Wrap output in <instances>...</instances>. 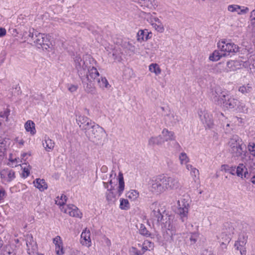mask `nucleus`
<instances>
[{
  "label": "nucleus",
  "mask_w": 255,
  "mask_h": 255,
  "mask_svg": "<svg viewBox=\"0 0 255 255\" xmlns=\"http://www.w3.org/2000/svg\"><path fill=\"white\" fill-rule=\"evenodd\" d=\"M76 122L90 141L96 144L102 143L103 138L106 134L103 128L84 116H78L76 118Z\"/></svg>",
  "instance_id": "f257e3e1"
},
{
  "label": "nucleus",
  "mask_w": 255,
  "mask_h": 255,
  "mask_svg": "<svg viewBox=\"0 0 255 255\" xmlns=\"http://www.w3.org/2000/svg\"><path fill=\"white\" fill-rule=\"evenodd\" d=\"M229 146V150L232 156L234 158H242L245 154L244 147L246 146L244 144L243 140L237 135H233L228 142Z\"/></svg>",
  "instance_id": "f03ea898"
},
{
  "label": "nucleus",
  "mask_w": 255,
  "mask_h": 255,
  "mask_svg": "<svg viewBox=\"0 0 255 255\" xmlns=\"http://www.w3.org/2000/svg\"><path fill=\"white\" fill-rule=\"evenodd\" d=\"M177 214L183 223H186L188 218L190 201L188 197L184 196L178 201Z\"/></svg>",
  "instance_id": "7ed1b4c3"
},
{
  "label": "nucleus",
  "mask_w": 255,
  "mask_h": 255,
  "mask_svg": "<svg viewBox=\"0 0 255 255\" xmlns=\"http://www.w3.org/2000/svg\"><path fill=\"white\" fill-rule=\"evenodd\" d=\"M218 47L224 53V57L232 56L239 51V46L230 40L222 39L217 44Z\"/></svg>",
  "instance_id": "20e7f679"
},
{
  "label": "nucleus",
  "mask_w": 255,
  "mask_h": 255,
  "mask_svg": "<svg viewBox=\"0 0 255 255\" xmlns=\"http://www.w3.org/2000/svg\"><path fill=\"white\" fill-rule=\"evenodd\" d=\"M151 190L156 194H160L167 190L166 175H160L152 179Z\"/></svg>",
  "instance_id": "39448f33"
},
{
  "label": "nucleus",
  "mask_w": 255,
  "mask_h": 255,
  "mask_svg": "<svg viewBox=\"0 0 255 255\" xmlns=\"http://www.w3.org/2000/svg\"><path fill=\"white\" fill-rule=\"evenodd\" d=\"M29 36L31 37L33 42L38 46L47 49L49 47V40L47 36L44 34L35 32L34 34L29 33Z\"/></svg>",
  "instance_id": "423d86ee"
},
{
  "label": "nucleus",
  "mask_w": 255,
  "mask_h": 255,
  "mask_svg": "<svg viewBox=\"0 0 255 255\" xmlns=\"http://www.w3.org/2000/svg\"><path fill=\"white\" fill-rule=\"evenodd\" d=\"M150 208L152 210L151 216L153 220L156 221L157 223L161 222L163 220L165 209L156 202L153 203Z\"/></svg>",
  "instance_id": "0eeeda50"
},
{
  "label": "nucleus",
  "mask_w": 255,
  "mask_h": 255,
  "mask_svg": "<svg viewBox=\"0 0 255 255\" xmlns=\"http://www.w3.org/2000/svg\"><path fill=\"white\" fill-rule=\"evenodd\" d=\"M74 65L77 70V72L79 77L84 76L86 73V70L88 68V64L84 60L82 59L80 54H76L73 55Z\"/></svg>",
  "instance_id": "6e6552de"
},
{
  "label": "nucleus",
  "mask_w": 255,
  "mask_h": 255,
  "mask_svg": "<svg viewBox=\"0 0 255 255\" xmlns=\"http://www.w3.org/2000/svg\"><path fill=\"white\" fill-rule=\"evenodd\" d=\"M87 69H88V72L86 71V73L84 74V76L79 77L83 85H85V83L86 82H92L93 80H97L100 76L97 69L94 66L92 67H88Z\"/></svg>",
  "instance_id": "1a4fd4ad"
},
{
  "label": "nucleus",
  "mask_w": 255,
  "mask_h": 255,
  "mask_svg": "<svg viewBox=\"0 0 255 255\" xmlns=\"http://www.w3.org/2000/svg\"><path fill=\"white\" fill-rule=\"evenodd\" d=\"M227 94L226 92L223 91L220 88H216L212 92L211 98L217 105L222 106Z\"/></svg>",
  "instance_id": "9d476101"
},
{
  "label": "nucleus",
  "mask_w": 255,
  "mask_h": 255,
  "mask_svg": "<svg viewBox=\"0 0 255 255\" xmlns=\"http://www.w3.org/2000/svg\"><path fill=\"white\" fill-rule=\"evenodd\" d=\"M247 239L248 236L246 234L243 233L239 235L238 240L235 244V247L240 251L241 255H246V250L245 246L247 242Z\"/></svg>",
  "instance_id": "9b49d317"
},
{
  "label": "nucleus",
  "mask_w": 255,
  "mask_h": 255,
  "mask_svg": "<svg viewBox=\"0 0 255 255\" xmlns=\"http://www.w3.org/2000/svg\"><path fill=\"white\" fill-rule=\"evenodd\" d=\"M198 115L203 123L209 128H212L213 125V120L212 116L207 111L200 110L198 111Z\"/></svg>",
  "instance_id": "f8f14e48"
},
{
  "label": "nucleus",
  "mask_w": 255,
  "mask_h": 255,
  "mask_svg": "<svg viewBox=\"0 0 255 255\" xmlns=\"http://www.w3.org/2000/svg\"><path fill=\"white\" fill-rule=\"evenodd\" d=\"M167 190H176L181 187L179 180L174 175H166Z\"/></svg>",
  "instance_id": "ddd939ff"
},
{
  "label": "nucleus",
  "mask_w": 255,
  "mask_h": 255,
  "mask_svg": "<svg viewBox=\"0 0 255 255\" xmlns=\"http://www.w3.org/2000/svg\"><path fill=\"white\" fill-rule=\"evenodd\" d=\"M224 103H223V107L228 109H233L236 108L237 105L240 104V101L237 98H235L233 96H231L227 94L226 98L224 99Z\"/></svg>",
  "instance_id": "4468645a"
},
{
  "label": "nucleus",
  "mask_w": 255,
  "mask_h": 255,
  "mask_svg": "<svg viewBox=\"0 0 255 255\" xmlns=\"http://www.w3.org/2000/svg\"><path fill=\"white\" fill-rule=\"evenodd\" d=\"M62 210L70 216L81 218L82 213L78 208L73 204L66 205L65 208L63 207Z\"/></svg>",
  "instance_id": "2eb2a0df"
},
{
  "label": "nucleus",
  "mask_w": 255,
  "mask_h": 255,
  "mask_svg": "<svg viewBox=\"0 0 255 255\" xmlns=\"http://www.w3.org/2000/svg\"><path fill=\"white\" fill-rule=\"evenodd\" d=\"M25 241L27 247V253L31 255L34 253L37 249L36 242L34 241L33 236L31 234H27L25 236Z\"/></svg>",
  "instance_id": "dca6fc26"
},
{
  "label": "nucleus",
  "mask_w": 255,
  "mask_h": 255,
  "mask_svg": "<svg viewBox=\"0 0 255 255\" xmlns=\"http://www.w3.org/2000/svg\"><path fill=\"white\" fill-rule=\"evenodd\" d=\"M225 229H223L224 231L222 233L220 237L222 239L223 241H224L222 242L223 244L226 245V243H229L231 239V236L232 234H234V229L232 226H230L229 224H227V225H225Z\"/></svg>",
  "instance_id": "f3484780"
},
{
  "label": "nucleus",
  "mask_w": 255,
  "mask_h": 255,
  "mask_svg": "<svg viewBox=\"0 0 255 255\" xmlns=\"http://www.w3.org/2000/svg\"><path fill=\"white\" fill-rule=\"evenodd\" d=\"M0 175L3 181L6 182H10L15 178V172L8 168L1 170Z\"/></svg>",
  "instance_id": "a211bd4d"
},
{
  "label": "nucleus",
  "mask_w": 255,
  "mask_h": 255,
  "mask_svg": "<svg viewBox=\"0 0 255 255\" xmlns=\"http://www.w3.org/2000/svg\"><path fill=\"white\" fill-rule=\"evenodd\" d=\"M81 243L84 246L90 247L91 245L90 232L86 228L81 235Z\"/></svg>",
  "instance_id": "6ab92c4d"
},
{
  "label": "nucleus",
  "mask_w": 255,
  "mask_h": 255,
  "mask_svg": "<svg viewBox=\"0 0 255 255\" xmlns=\"http://www.w3.org/2000/svg\"><path fill=\"white\" fill-rule=\"evenodd\" d=\"M137 40L141 43L145 41L151 37V33L149 32L148 30H139L137 33Z\"/></svg>",
  "instance_id": "aec40b11"
},
{
  "label": "nucleus",
  "mask_w": 255,
  "mask_h": 255,
  "mask_svg": "<svg viewBox=\"0 0 255 255\" xmlns=\"http://www.w3.org/2000/svg\"><path fill=\"white\" fill-rule=\"evenodd\" d=\"M42 145L46 151H51L54 148L55 143L48 137L45 136L42 141Z\"/></svg>",
  "instance_id": "412c9836"
},
{
  "label": "nucleus",
  "mask_w": 255,
  "mask_h": 255,
  "mask_svg": "<svg viewBox=\"0 0 255 255\" xmlns=\"http://www.w3.org/2000/svg\"><path fill=\"white\" fill-rule=\"evenodd\" d=\"M164 143L161 135L157 136H152L148 140V145L150 146L161 145Z\"/></svg>",
  "instance_id": "4be33fe9"
},
{
  "label": "nucleus",
  "mask_w": 255,
  "mask_h": 255,
  "mask_svg": "<svg viewBox=\"0 0 255 255\" xmlns=\"http://www.w3.org/2000/svg\"><path fill=\"white\" fill-rule=\"evenodd\" d=\"M236 173L237 176L243 178H247L248 175V172L245 166L243 164H240L236 168Z\"/></svg>",
  "instance_id": "5701e85b"
},
{
  "label": "nucleus",
  "mask_w": 255,
  "mask_h": 255,
  "mask_svg": "<svg viewBox=\"0 0 255 255\" xmlns=\"http://www.w3.org/2000/svg\"><path fill=\"white\" fill-rule=\"evenodd\" d=\"M161 136L164 140V142L168 140H174L175 138L174 132L166 128L163 129Z\"/></svg>",
  "instance_id": "b1692460"
},
{
  "label": "nucleus",
  "mask_w": 255,
  "mask_h": 255,
  "mask_svg": "<svg viewBox=\"0 0 255 255\" xmlns=\"http://www.w3.org/2000/svg\"><path fill=\"white\" fill-rule=\"evenodd\" d=\"M165 120L170 126H173L179 121L178 117L171 113L166 115Z\"/></svg>",
  "instance_id": "393cba45"
},
{
  "label": "nucleus",
  "mask_w": 255,
  "mask_h": 255,
  "mask_svg": "<svg viewBox=\"0 0 255 255\" xmlns=\"http://www.w3.org/2000/svg\"><path fill=\"white\" fill-rule=\"evenodd\" d=\"M33 183L35 187L41 191L45 190L48 187L47 184L44 179L37 178L33 182Z\"/></svg>",
  "instance_id": "a878e982"
},
{
  "label": "nucleus",
  "mask_w": 255,
  "mask_h": 255,
  "mask_svg": "<svg viewBox=\"0 0 255 255\" xmlns=\"http://www.w3.org/2000/svg\"><path fill=\"white\" fill-rule=\"evenodd\" d=\"M9 144V138L0 137V151L2 154H4L5 155V152Z\"/></svg>",
  "instance_id": "bb28decb"
},
{
  "label": "nucleus",
  "mask_w": 255,
  "mask_h": 255,
  "mask_svg": "<svg viewBox=\"0 0 255 255\" xmlns=\"http://www.w3.org/2000/svg\"><path fill=\"white\" fill-rule=\"evenodd\" d=\"M24 127L26 130L27 132H30L32 135L35 133L36 129L35 128V124L32 121H27L24 125Z\"/></svg>",
  "instance_id": "cd10ccee"
},
{
  "label": "nucleus",
  "mask_w": 255,
  "mask_h": 255,
  "mask_svg": "<svg viewBox=\"0 0 255 255\" xmlns=\"http://www.w3.org/2000/svg\"><path fill=\"white\" fill-rule=\"evenodd\" d=\"M83 86L84 89L87 93H90L93 95L96 94V89L92 82H86Z\"/></svg>",
  "instance_id": "c85d7f7f"
},
{
  "label": "nucleus",
  "mask_w": 255,
  "mask_h": 255,
  "mask_svg": "<svg viewBox=\"0 0 255 255\" xmlns=\"http://www.w3.org/2000/svg\"><path fill=\"white\" fill-rule=\"evenodd\" d=\"M114 187L111 185L106 192V198L109 202H114L116 198V194L113 191Z\"/></svg>",
  "instance_id": "c756f323"
},
{
  "label": "nucleus",
  "mask_w": 255,
  "mask_h": 255,
  "mask_svg": "<svg viewBox=\"0 0 255 255\" xmlns=\"http://www.w3.org/2000/svg\"><path fill=\"white\" fill-rule=\"evenodd\" d=\"M224 53L221 51L218 50H215L209 56V59L211 61H217L220 59L222 57H224Z\"/></svg>",
  "instance_id": "7c9ffc66"
},
{
  "label": "nucleus",
  "mask_w": 255,
  "mask_h": 255,
  "mask_svg": "<svg viewBox=\"0 0 255 255\" xmlns=\"http://www.w3.org/2000/svg\"><path fill=\"white\" fill-rule=\"evenodd\" d=\"M139 4L141 6L150 8L156 5L155 0H141Z\"/></svg>",
  "instance_id": "2f4dec72"
},
{
  "label": "nucleus",
  "mask_w": 255,
  "mask_h": 255,
  "mask_svg": "<svg viewBox=\"0 0 255 255\" xmlns=\"http://www.w3.org/2000/svg\"><path fill=\"white\" fill-rule=\"evenodd\" d=\"M154 21H155V22L154 24H152L153 27L158 32L160 33L163 32L164 30V28L161 20L158 18L154 19Z\"/></svg>",
  "instance_id": "473e14b6"
},
{
  "label": "nucleus",
  "mask_w": 255,
  "mask_h": 255,
  "mask_svg": "<svg viewBox=\"0 0 255 255\" xmlns=\"http://www.w3.org/2000/svg\"><path fill=\"white\" fill-rule=\"evenodd\" d=\"M125 188V183L124 180V177L122 173H120L119 175V187L118 192L119 195L120 196L123 193Z\"/></svg>",
  "instance_id": "72a5a7b5"
},
{
  "label": "nucleus",
  "mask_w": 255,
  "mask_h": 255,
  "mask_svg": "<svg viewBox=\"0 0 255 255\" xmlns=\"http://www.w3.org/2000/svg\"><path fill=\"white\" fill-rule=\"evenodd\" d=\"M97 81L99 86L102 88H108L110 87L107 79L105 77H101L100 78H98Z\"/></svg>",
  "instance_id": "f704fd0d"
},
{
  "label": "nucleus",
  "mask_w": 255,
  "mask_h": 255,
  "mask_svg": "<svg viewBox=\"0 0 255 255\" xmlns=\"http://www.w3.org/2000/svg\"><path fill=\"white\" fill-rule=\"evenodd\" d=\"M149 70L151 72L154 73L156 75L161 73V70L157 64L152 63L149 66Z\"/></svg>",
  "instance_id": "c9c22d12"
},
{
  "label": "nucleus",
  "mask_w": 255,
  "mask_h": 255,
  "mask_svg": "<svg viewBox=\"0 0 255 255\" xmlns=\"http://www.w3.org/2000/svg\"><path fill=\"white\" fill-rule=\"evenodd\" d=\"M138 196V192L135 190H131L127 193V197L132 200L136 199Z\"/></svg>",
  "instance_id": "e433bc0d"
},
{
  "label": "nucleus",
  "mask_w": 255,
  "mask_h": 255,
  "mask_svg": "<svg viewBox=\"0 0 255 255\" xmlns=\"http://www.w3.org/2000/svg\"><path fill=\"white\" fill-rule=\"evenodd\" d=\"M238 63L239 62L237 61L231 60L227 62V66L230 71H235L237 68H239L237 67Z\"/></svg>",
  "instance_id": "4c0bfd02"
},
{
  "label": "nucleus",
  "mask_w": 255,
  "mask_h": 255,
  "mask_svg": "<svg viewBox=\"0 0 255 255\" xmlns=\"http://www.w3.org/2000/svg\"><path fill=\"white\" fill-rule=\"evenodd\" d=\"M179 158L181 164H186L189 162V158L185 152H181L179 155Z\"/></svg>",
  "instance_id": "58836bf2"
},
{
  "label": "nucleus",
  "mask_w": 255,
  "mask_h": 255,
  "mask_svg": "<svg viewBox=\"0 0 255 255\" xmlns=\"http://www.w3.org/2000/svg\"><path fill=\"white\" fill-rule=\"evenodd\" d=\"M120 208L123 210H128L129 209V204L127 199H122L120 200Z\"/></svg>",
  "instance_id": "ea45409f"
},
{
  "label": "nucleus",
  "mask_w": 255,
  "mask_h": 255,
  "mask_svg": "<svg viewBox=\"0 0 255 255\" xmlns=\"http://www.w3.org/2000/svg\"><path fill=\"white\" fill-rule=\"evenodd\" d=\"M139 232L141 235H142L143 236H145L146 237H149L150 235V233L146 229L145 226L142 224H140Z\"/></svg>",
  "instance_id": "a19ab883"
},
{
  "label": "nucleus",
  "mask_w": 255,
  "mask_h": 255,
  "mask_svg": "<svg viewBox=\"0 0 255 255\" xmlns=\"http://www.w3.org/2000/svg\"><path fill=\"white\" fill-rule=\"evenodd\" d=\"M241 6L238 4H231L228 5V10L232 12H237L239 14Z\"/></svg>",
  "instance_id": "79ce46f5"
},
{
  "label": "nucleus",
  "mask_w": 255,
  "mask_h": 255,
  "mask_svg": "<svg viewBox=\"0 0 255 255\" xmlns=\"http://www.w3.org/2000/svg\"><path fill=\"white\" fill-rule=\"evenodd\" d=\"M236 109L240 112L246 113L248 112V108L244 103L240 102V104L237 105Z\"/></svg>",
  "instance_id": "37998d69"
},
{
  "label": "nucleus",
  "mask_w": 255,
  "mask_h": 255,
  "mask_svg": "<svg viewBox=\"0 0 255 255\" xmlns=\"http://www.w3.org/2000/svg\"><path fill=\"white\" fill-rule=\"evenodd\" d=\"M252 89V87L251 86H249V85H248L247 86H241L239 88V91L242 93L246 94L250 93Z\"/></svg>",
  "instance_id": "c03bdc74"
},
{
  "label": "nucleus",
  "mask_w": 255,
  "mask_h": 255,
  "mask_svg": "<svg viewBox=\"0 0 255 255\" xmlns=\"http://www.w3.org/2000/svg\"><path fill=\"white\" fill-rule=\"evenodd\" d=\"M67 198L66 195L64 194H62L61 195L60 198L58 199V200L56 201V203L57 205H59L60 206H63L65 205L66 201H67Z\"/></svg>",
  "instance_id": "a18cd8bd"
},
{
  "label": "nucleus",
  "mask_w": 255,
  "mask_h": 255,
  "mask_svg": "<svg viewBox=\"0 0 255 255\" xmlns=\"http://www.w3.org/2000/svg\"><path fill=\"white\" fill-rule=\"evenodd\" d=\"M248 149L252 155L255 156V143L250 142L248 145Z\"/></svg>",
  "instance_id": "49530a36"
},
{
  "label": "nucleus",
  "mask_w": 255,
  "mask_h": 255,
  "mask_svg": "<svg viewBox=\"0 0 255 255\" xmlns=\"http://www.w3.org/2000/svg\"><path fill=\"white\" fill-rule=\"evenodd\" d=\"M55 251L58 255H62L64 254L62 245H60L55 246Z\"/></svg>",
  "instance_id": "de8ad7c7"
},
{
  "label": "nucleus",
  "mask_w": 255,
  "mask_h": 255,
  "mask_svg": "<svg viewBox=\"0 0 255 255\" xmlns=\"http://www.w3.org/2000/svg\"><path fill=\"white\" fill-rule=\"evenodd\" d=\"M250 9L248 7L241 6V9L239 10V14H245L249 12Z\"/></svg>",
  "instance_id": "09e8293b"
},
{
  "label": "nucleus",
  "mask_w": 255,
  "mask_h": 255,
  "mask_svg": "<svg viewBox=\"0 0 255 255\" xmlns=\"http://www.w3.org/2000/svg\"><path fill=\"white\" fill-rule=\"evenodd\" d=\"M53 243L55 246L60 245L62 244V242L61 241V239L60 236H57L55 238L53 239Z\"/></svg>",
  "instance_id": "8fccbe9b"
},
{
  "label": "nucleus",
  "mask_w": 255,
  "mask_h": 255,
  "mask_svg": "<svg viewBox=\"0 0 255 255\" xmlns=\"http://www.w3.org/2000/svg\"><path fill=\"white\" fill-rule=\"evenodd\" d=\"M190 174L191 175L194 177H197V176H198L199 173L198 169H197L196 168H193L191 171H190Z\"/></svg>",
  "instance_id": "3c124183"
},
{
  "label": "nucleus",
  "mask_w": 255,
  "mask_h": 255,
  "mask_svg": "<svg viewBox=\"0 0 255 255\" xmlns=\"http://www.w3.org/2000/svg\"><path fill=\"white\" fill-rule=\"evenodd\" d=\"M68 89L71 92H75L78 89V86L75 85L70 84L68 85Z\"/></svg>",
  "instance_id": "603ef678"
},
{
  "label": "nucleus",
  "mask_w": 255,
  "mask_h": 255,
  "mask_svg": "<svg viewBox=\"0 0 255 255\" xmlns=\"http://www.w3.org/2000/svg\"><path fill=\"white\" fill-rule=\"evenodd\" d=\"M197 237H198L197 234H196V233L192 234L191 235V237H190V240L192 243L194 244L197 241Z\"/></svg>",
  "instance_id": "864d4df0"
},
{
  "label": "nucleus",
  "mask_w": 255,
  "mask_h": 255,
  "mask_svg": "<svg viewBox=\"0 0 255 255\" xmlns=\"http://www.w3.org/2000/svg\"><path fill=\"white\" fill-rule=\"evenodd\" d=\"M9 111L8 110L6 109L3 112H0V118H6L7 119V117L9 115Z\"/></svg>",
  "instance_id": "5fc2aeb1"
},
{
  "label": "nucleus",
  "mask_w": 255,
  "mask_h": 255,
  "mask_svg": "<svg viewBox=\"0 0 255 255\" xmlns=\"http://www.w3.org/2000/svg\"><path fill=\"white\" fill-rule=\"evenodd\" d=\"M201 255H215L211 250H204L202 251Z\"/></svg>",
  "instance_id": "6e6d98bb"
},
{
  "label": "nucleus",
  "mask_w": 255,
  "mask_h": 255,
  "mask_svg": "<svg viewBox=\"0 0 255 255\" xmlns=\"http://www.w3.org/2000/svg\"><path fill=\"white\" fill-rule=\"evenodd\" d=\"M131 252L133 253L135 255H142V253H141V251L137 250L135 248L132 247Z\"/></svg>",
  "instance_id": "4d7b16f0"
},
{
  "label": "nucleus",
  "mask_w": 255,
  "mask_h": 255,
  "mask_svg": "<svg viewBox=\"0 0 255 255\" xmlns=\"http://www.w3.org/2000/svg\"><path fill=\"white\" fill-rule=\"evenodd\" d=\"M158 18L156 17L151 16L149 19H148V21L151 23V25L152 26V24H154L155 22V21H154V19Z\"/></svg>",
  "instance_id": "13d9d810"
},
{
  "label": "nucleus",
  "mask_w": 255,
  "mask_h": 255,
  "mask_svg": "<svg viewBox=\"0 0 255 255\" xmlns=\"http://www.w3.org/2000/svg\"><path fill=\"white\" fill-rule=\"evenodd\" d=\"M29 175V171L28 169H24L22 173V176L24 178L27 177Z\"/></svg>",
  "instance_id": "bf43d9fd"
},
{
  "label": "nucleus",
  "mask_w": 255,
  "mask_h": 255,
  "mask_svg": "<svg viewBox=\"0 0 255 255\" xmlns=\"http://www.w3.org/2000/svg\"><path fill=\"white\" fill-rule=\"evenodd\" d=\"M6 34V30L4 28L0 27V37H3Z\"/></svg>",
  "instance_id": "052dcab7"
},
{
  "label": "nucleus",
  "mask_w": 255,
  "mask_h": 255,
  "mask_svg": "<svg viewBox=\"0 0 255 255\" xmlns=\"http://www.w3.org/2000/svg\"><path fill=\"white\" fill-rule=\"evenodd\" d=\"M144 245H146L147 246L148 245V246L149 248H152L153 247V244L152 243H151V242H149L148 241H144Z\"/></svg>",
  "instance_id": "680f3d73"
},
{
  "label": "nucleus",
  "mask_w": 255,
  "mask_h": 255,
  "mask_svg": "<svg viewBox=\"0 0 255 255\" xmlns=\"http://www.w3.org/2000/svg\"><path fill=\"white\" fill-rule=\"evenodd\" d=\"M230 168L228 165H222V170H224L225 171L230 172Z\"/></svg>",
  "instance_id": "e2e57ef3"
},
{
  "label": "nucleus",
  "mask_w": 255,
  "mask_h": 255,
  "mask_svg": "<svg viewBox=\"0 0 255 255\" xmlns=\"http://www.w3.org/2000/svg\"><path fill=\"white\" fill-rule=\"evenodd\" d=\"M148 249V246L146 245H144V244H143V247L142 248V250H141V253L144 254V252L146 251H147Z\"/></svg>",
  "instance_id": "0e129e2a"
},
{
  "label": "nucleus",
  "mask_w": 255,
  "mask_h": 255,
  "mask_svg": "<svg viewBox=\"0 0 255 255\" xmlns=\"http://www.w3.org/2000/svg\"><path fill=\"white\" fill-rule=\"evenodd\" d=\"M236 169L235 167H232L230 168V173L232 175H235L236 173Z\"/></svg>",
  "instance_id": "69168bd1"
},
{
  "label": "nucleus",
  "mask_w": 255,
  "mask_h": 255,
  "mask_svg": "<svg viewBox=\"0 0 255 255\" xmlns=\"http://www.w3.org/2000/svg\"><path fill=\"white\" fill-rule=\"evenodd\" d=\"M186 165V169L189 170L191 171L194 167L192 166V165L190 164H188L187 163L186 164H185Z\"/></svg>",
  "instance_id": "338daca9"
},
{
  "label": "nucleus",
  "mask_w": 255,
  "mask_h": 255,
  "mask_svg": "<svg viewBox=\"0 0 255 255\" xmlns=\"http://www.w3.org/2000/svg\"><path fill=\"white\" fill-rule=\"evenodd\" d=\"M101 170L102 172H106L108 170V168L106 166L104 165L101 167Z\"/></svg>",
  "instance_id": "774afa93"
}]
</instances>
